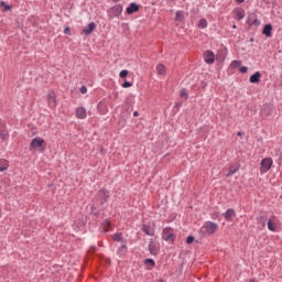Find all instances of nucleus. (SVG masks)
Returning <instances> with one entry per match:
<instances>
[{"instance_id":"20e7f679","label":"nucleus","mask_w":282,"mask_h":282,"mask_svg":"<svg viewBox=\"0 0 282 282\" xmlns=\"http://www.w3.org/2000/svg\"><path fill=\"white\" fill-rule=\"evenodd\" d=\"M109 199V192L107 189H100L97 193L96 200L100 203V206L104 204H107V200Z\"/></svg>"},{"instance_id":"ea45409f","label":"nucleus","mask_w":282,"mask_h":282,"mask_svg":"<svg viewBox=\"0 0 282 282\" xmlns=\"http://www.w3.org/2000/svg\"><path fill=\"white\" fill-rule=\"evenodd\" d=\"M133 116H134V118H138V116H140V112L134 111V112H133Z\"/></svg>"},{"instance_id":"9d476101","label":"nucleus","mask_w":282,"mask_h":282,"mask_svg":"<svg viewBox=\"0 0 282 282\" xmlns=\"http://www.w3.org/2000/svg\"><path fill=\"white\" fill-rule=\"evenodd\" d=\"M224 217H225L226 221H234L235 217H237V212H235V209H232V208H229L224 214Z\"/></svg>"},{"instance_id":"aec40b11","label":"nucleus","mask_w":282,"mask_h":282,"mask_svg":"<svg viewBox=\"0 0 282 282\" xmlns=\"http://www.w3.org/2000/svg\"><path fill=\"white\" fill-rule=\"evenodd\" d=\"M156 72L160 76H165L166 75V66H164V64H159L156 66Z\"/></svg>"},{"instance_id":"79ce46f5","label":"nucleus","mask_w":282,"mask_h":282,"mask_svg":"<svg viewBox=\"0 0 282 282\" xmlns=\"http://www.w3.org/2000/svg\"><path fill=\"white\" fill-rule=\"evenodd\" d=\"M237 3H243L246 0H236Z\"/></svg>"},{"instance_id":"c85d7f7f","label":"nucleus","mask_w":282,"mask_h":282,"mask_svg":"<svg viewBox=\"0 0 282 282\" xmlns=\"http://www.w3.org/2000/svg\"><path fill=\"white\" fill-rule=\"evenodd\" d=\"M175 19L176 21H184V13L182 11H177Z\"/></svg>"},{"instance_id":"49530a36","label":"nucleus","mask_w":282,"mask_h":282,"mask_svg":"<svg viewBox=\"0 0 282 282\" xmlns=\"http://www.w3.org/2000/svg\"><path fill=\"white\" fill-rule=\"evenodd\" d=\"M237 135L241 137V132H238Z\"/></svg>"},{"instance_id":"6ab92c4d","label":"nucleus","mask_w":282,"mask_h":282,"mask_svg":"<svg viewBox=\"0 0 282 282\" xmlns=\"http://www.w3.org/2000/svg\"><path fill=\"white\" fill-rule=\"evenodd\" d=\"M142 230L149 237H153V235H155V230H153V228H151V226H149V225H143Z\"/></svg>"},{"instance_id":"1a4fd4ad","label":"nucleus","mask_w":282,"mask_h":282,"mask_svg":"<svg viewBox=\"0 0 282 282\" xmlns=\"http://www.w3.org/2000/svg\"><path fill=\"white\" fill-rule=\"evenodd\" d=\"M47 102L51 109H56V94L54 91L47 94Z\"/></svg>"},{"instance_id":"a878e982","label":"nucleus","mask_w":282,"mask_h":282,"mask_svg":"<svg viewBox=\"0 0 282 282\" xmlns=\"http://www.w3.org/2000/svg\"><path fill=\"white\" fill-rule=\"evenodd\" d=\"M102 226H104L105 232H109V228H111V220H105Z\"/></svg>"},{"instance_id":"bb28decb","label":"nucleus","mask_w":282,"mask_h":282,"mask_svg":"<svg viewBox=\"0 0 282 282\" xmlns=\"http://www.w3.org/2000/svg\"><path fill=\"white\" fill-rule=\"evenodd\" d=\"M0 6H1V8H4L3 12H8V10H12V6L7 4L6 1H1Z\"/></svg>"},{"instance_id":"393cba45","label":"nucleus","mask_w":282,"mask_h":282,"mask_svg":"<svg viewBox=\"0 0 282 282\" xmlns=\"http://www.w3.org/2000/svg\"><path fill=\"white\" fill-rule=\"evenodd\" d=\"M149 250L151 254H158V246H155V243L150 242Z\"/></svg>"},{"instance_id":"4be33fe9","label":"nucleus","mask_w":282,"mask_h":282,"mask_svg":"<svg viewBox=\"0 0 282 282\" xmlns=\"http://www.w3.org/2000/svg\"><path fill=\"white\" fill-rule=\"evenodd\" d=\"M268 229L271 232H276V223L272 221V219L268 220Z\"/></svg>"},{"instance_id":"37998d69","label":"nucleus","mask_w":282,"mask_h":282,"mask_svg":"<svg viewBox=\"0 0 282 282\" xmlns=\"http://www.w3.org/2000/svg\"><path fill=\"white\" fill-rule=\"evenodd\" d=\"M94 210H96V207L93 206V207H91V213H94Z\"/></svg>"},{"instance_id":"cd10ccee","label":"nucleus","mask_w":282,"mask_h":282,"mask_svg":"<svg viewBox=\"0 0 282 282\" xmlns=\"http://www.w3.org/2000/svg\"><path fill=\"white\" fill-rule=\"evenodd\" d=\"M257 221H258V224L261 225V228H264V227H265V218H264L263 216H259V217L257 218Z\"/></svg>"},{"instance_id":"b1692460","label":"nucleus","mask_w":282,"mask_h":282,"mask_svg":"<svg viewBox=\"0 0 282 282\" xmlns=\"http://www.w3.org/2000/svg\"><path fill=\"white\" fill-rule=\"evenodd\" d=\"M198 28H200V30H205V28H208V21H206V19H200L198 21Z\"/></svg>"},{"instance_id":"9b49d317","label":"nucleus","mask_w":282,"mask_h":282,"mask_svg":"<svg viewBox=\"0 0 282 282\" xmlns=\"http://www.w3.org/2000/svg\"><path fill=\"white\" fill-rule=\"evenodd\" d=\"M126 12L127 14H135V12H140V6H138L135 2H132L126 9Z\"/></svg>"},{"instance_id":"4c0bfd02","label":"nucleus","mask_w":282,"mask_h":282,"mask_svg":"<svg viewBox=\"0 0 282 282\" xmlns=\"http://www.w3.org/2000/svg\"><path fill=\"white\" fill-rule=\"evenodd\" d=\"M252 25H261V21L258 19L253 20Z\"/></svg>"},{"instance_id":"e433bc0d","label":"nucleus","mask_w":282,"mask_h":282,"mask_svg":"<svg viewBox=\"0 0 282 282\" xmlns=\"http://www.w3.org/2000/svg\"><path fill=\"white\" fill-rule=\"evenodd\" d=\"M247 72H248V67H246V66L240 67L241 74H246Z\"/></svg>"},{"instance_id":"2eb2a0df","label":"nucleus","mask_w":282,"mask_h":282,"mask_svg":"<svg viewBox=\"0 0 282 282\" xmlns=\"http://www.w3.org/2000/svg\"><path fill=\"white\" fill-rule=\"evenodd\" d=\"M94 30H96V23H95V22H90V23L88 24V26L83 30V33H84L86 36H89V34H91V32H94Z\"/></svg>"},{"instance_id":"f704fd0d","label":"nucleus","mask_w":282,"mask_h":282,"mask_svg":"<svg viewBox=\"0 0 282 282\" xmlns=\"http://www.w3.org/2000/svg\"><path fill=\"white\" fill-rule=\"evenodd\" d=\"M193 241H195V237L188 236L186 239V243H193Z\"/></svg>"},{"instance_id":"7c9ffc66","label":"nucleus","mask_w":282,"mask_h":282,"mask_svg":"<svg viewBox=\"0 0 282 282\" xmlns=\"http://www.w3.org/2000/svg\"><path fill=\"white\" fill-rule=\"evenodd\" d=\"M119 76H120V78H127V76H129V70H127V69L121 70Z\"/></svg>"},{"instance_id":"a19ab883","label":"nucleus","mask_w":282,"mask_h":282,"mask_svg":"<svg viewBox=\"0 0 282 282\" xmlns=\"http://www.w3.org/2000/svg\"><path fill=\"white\" fill-rule=\"evenodd\" d=\"M248 282H259L257 279H250Z\"/></svg>"},{"instance_id":"f257e3e1","label":"nucleus","mask_w":282,"mask_h":282,"mask_svg":"<svg viewBox=\"0 0 282 282\" xmlns=\"http://www.w3.org/2000/svg\"><path fill=\"white\" fill-rule=\"evenodd\" d=\"M218 226L217 224L213 223V221H207L204 224V226L202 227V232H204V235H215V232H217L218 230Z\"/></svg>"},{"instance_id":"7ed1b4c3","label":"nucleus","mask_w":282,"mask_h":282,"mask_svg":"<svg viewBox=\"0 0 282 282\" xmlns=\"http://www.w3.org/2000/svg\"><path fill=\"white\" fill-rule=\"evenodd\" d=\"M32 149H41V151H45V140L40 137L34 138L30 143V150Z\"/></svg>"},{"instance_id":"de8ad7c7","label":"nucleus","mask_w":282,"mask_h":282,"mask_svg":"<svg viewBox=\"0 0 282 282\" xmlns=\"http://www.w3.org/2000/svg\"><path fill=\"white\" fill-rule=\"evenodd\" d=\"M160 282H164V280H161Z\"/></svg>"},{"instance_id":"c03bdc74","label":"nucleus","mask_w":282,"mask_h":282,"mask_svg":"<svg viewBox=\"0 0 282 282\" xmlns=\"http://www.w3.org/2000/svg\"><path fill=\"white\" fill-rule=\"evenodd\" d=\"M232 29H234V30H236V29H237V25H236V24H234V25H232Z\"/></svg>"},{"instance_id":"72a5a7b5","label":"nucleus","mask_w":282,"mask_h":282,"mask_svg":"<svg viewBox=\"0 0 282 282\" xmlns=\"http://www.w3.org/2000/svg\"><path fill=\"white\" fill-rule=\"evenodd\" d=\"M181 98H185V99L188 98V94H186V90L184 89L181 90Z\"/></svg>"},{"instance_id":"dca6fc26","label":"nucleus","mask_w":282,"mask_h":282,"mask_svg":"<svg viewBox=\"0 0 282 282\" xmlns=\"http://www.w3.org/2000/svg\"><path fill=\"white\" fill-rule=\"evenodd\" d=\"M249 82L252 84L261 83V73L256 72L253 75L250 76Z\"/></svg>"},{"instance_id":"473e14b6","label":"nucleus","mask_w":282,"mask_h":282,"mask_svg":"<svg viewBox=\"0 0 282 282\" xmlns=\"http://www.w3.org/2000/svg\"><path fill=\"white\" fill-rule=\"evenodd\" d=\"M132 86H133V84H131V82H124L122 84L123 89H127L128 87H132Z\"/></svg>"},{"instance_id":"5701e85b","label":"nucleus","mask_w":282,"mask_h":282,"mask_svg":"<svg viewBox=\"0 0 282 282\" xmlns=\"http://www.w3.org/2000/svg\"><path fill=\"white\" fill-rule=\"evenodd\" d=\"M238 171H239V166L231 165L229 167V172L227 174V177H232V175H235V173H237Z\"/></svg>"},{"instance_id":"0eeeda50","label":"nucleus","mask_w":282,"mask_h":282,"mask_svg":"<svg viewBox=\"0 0 282 282\" xmlns=\"http://www.w3.org/2000/svg\"><path fill=\"white\" fill-rule=\"evenodd\" d=\"M162 237L164 241H175V235H173V229L171 228L163 229Z\"/></svg>"},{"instance_id":"f8f14e48","label":"nucleus","mask_w":282,"mask_h":282,"mask_svg":"<svg viewBox=\"0 0 282 282\" xmlns=\"http://www.w3.org/2000/svg\"><path fill=\"white\" fill-rule=\"evenodd\" d=\"M76 117L79 118V120H85V118H87V110L84 107L77 108Z\"/></svg>"},{"instance_id":"f3484780","label":"nucleus","mask_w":282,"mask_h":282,"mask_svg":"<svg viewBox=\"0 0 282 282\" xmlns=\"http://www.w3.org/2000/svg\"><path fill=\"white\" fill-rule=\"evenodd\" d=\"M262 34H264L267 39H270V36H272V24H265L262 30Z\"/></svg>"},{"instance_id":"a211bd4d","label":"nucleus","mask_w":282,"mask_h":282,"mask_svg":"<svg viewBox=\"0 0 282 282\" xmlns=\"http://www.w3.org/2000/svg\"><path fill=\"white\" fill-rule=\"evenodd\" d=\"M10 169V163L6 159H0V173H3V171H8Z\"/></svg>"},{"instance_id":"f03ea898","label":"nucleus","mask_w":282,"mask_h":282,"mask_svg":"<svg viewBox=\"0 0 282 282\" xmlns=\"http://www.w3.org/2000/svg\"><path fill=\"white\" fill-rule=\"evenodd\" d=\"M273 112H274V106L267 104L262 106L260 110V116L265 120L270 118V116H272Z\"/></svg>"},{"instance_id":"58836bf2","label":"nucleus","mask_w":282,"mask_h":282,"mask_svg":"<svg viewBox=\"0 0 282 282\" xmlns=\"http://www.w3.org/2000/svg\"><path fill=\"white\" fill-rule=\"evenodd\" d=\"M232 65H234V67H237V66L241 65V62H239V61H234V62H232Z\"/></svg>"},{"instance_id":"6e6552de","label":"nucleus","mask_w":282,"mask_h":282,"mask_svg":"<svg viewBox=\"0 0 282 282\" xmlns=\"http://www.w3.org/2000/svg\"><path fill=\"white\" fill-rule=\"evenodd\" d=\"M204 61L207 65H213V63H215V53H213V51H205Z\"/></svg>"},{"instance_id":"412c9836","label":"nucleus","mask_w":282,"mask_h":282,"mask_svg":"<svg viewBox=\"0 0 282 282\" xmlns=\"http://www.w3.org/2000/svg\"><path fill=\"white\" fill-rule=\"evenodd\" d=\"M144 265H147L149 270H153V268H155V261L148 258L144 260Z\"/></svg>"},{"instance_id":"ddd939ff","label":"nucleus","mask_w":282,"mask_h":282,"mask_svg":"<svg viewBox=\"0 0 282 282\" xmlns=\"http://www.w3.org/2000/svg\"><path fill=\"white\" fill-rule=\"evenodd\" d=\"M234 14H236L235 15L236 21H241V19L246 17V11L243 9H235Z\"/></svg>"},{"instance_id":"4468645a","label":"nucleus","mask_w":282,"mask_h":282,"mask_svg":"<svg viewBox=\"0 0 282 282\" xmlns=\"http://www.w3.org/2000/svg\"><path fill=\"white\" fill-rule=\"evenodd\" d=\"M0 138L2 140L8 139V130L6 129V124L0 120Z\"/></svg>"},{"instance_id":"2f4dec72","label":"nucleus","mask_w":282,"mask_h":282,"mask_svg":"<svg viewBox=\"0 0 282 282\" xmlns=\"http://www.w3.org/2000/svg\"><path fill=\"white\" fill-rule=\"evenodd\" d=\"M64 34H67L68 36H72V29H69V26H66L64 29Z\"/></svg>"},{"instance_id":"c9c22d12","label":"nucleus","mask_w":282,"mask_h":282,"mask_svg":"<svg viewBox=\"0 0 282 282\" xmlns=\"http://www.w3.org/2000/svg\"><path fill=\"white\" fill-rule=\"evenodd\" d=\"M79 91H80V94H87V87L86 86H82Z\"/></svg>"},{"instance_id":"39448f33","label":"nucleus","mask_w":282,"mask_h":282,"mask_svg":"<svg viewBox=\"0 0 282 282\" xmlns=\"http://www.w3.org/2000/svg\"><path fill=\"white\" fill-rule=\"evenodd\" d=\"M273 161L271 158L263 159L260 163V173H268L272 169Z\"/></svg>"},{"instance_id":"a18cd8bd","label":"nucleus","mask_w":282,"mask_h":282,"mask_svg":"<svg viewBox=\"0 0 282 282\" xmlns=\"http://www.w3.org/2000/svg\"><path fill=\"white\" fill-rule=\"evenodd\" d=\"M118 1H120V0H113L115 3H118Z\"/></svg>"},{"instance_id":"c756f323","label":"nucleus","mask_w":282,"mask_h":282,"mask_svg":"<svg viewBox=\"0 0 282 282\" xmlns=\"http://www.w3.org/2000/svg\"><path fill=\"white\" fill-rule=\"evenodd\" d=\"M112 239H113V241H122V235H120V234H115V235L112 236Z\"/></svg>"},{"instance_id":"423d86ee","label":"nucleus","mask_w":282,"mask_h":282,"mask_svg":"<svg viewBox=\"0 0 282 282\" xmlns=\"http://www.w3.org/2000/svg\"><path fill=\"white\" fill-rule=\"evenodd\" d=\"M109 17L111 19H113V17H120L122 14V7L121 4H116L115 7H112L109 12H108Z\"/></svg>"}]
</instances>
